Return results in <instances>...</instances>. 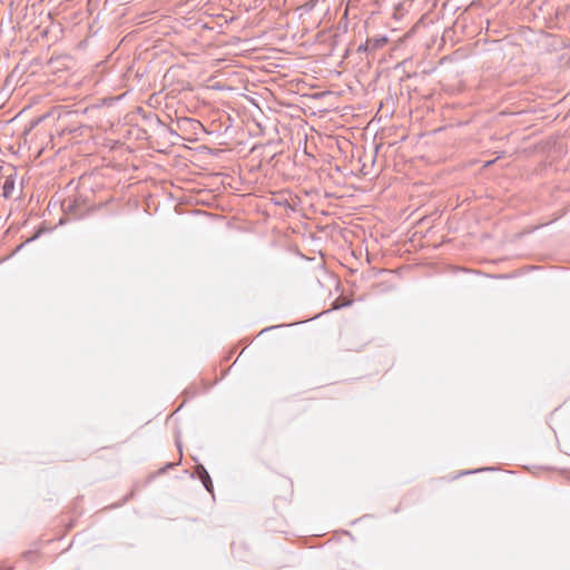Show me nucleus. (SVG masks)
Returning <instances> with one entry per match:
<instances>
[{"instance_id":"nucleus-1","label":"nucleus","mask_w":570,"mask_h":570,"mask_svg":"<svg viewBox=\"0 0 570 570\" xmlns=\"http://www.w3.org/2000/svg\"><path fill=\"white\" fill-rule=\"evenodd\" d=\"M198 474H199V478L202 479V482H203L204 487H205L208 491H210L212 481H210V476H209V474L207 473V471H206L203 466H200V468L198 469Z\"/></svg>"},{"instance_id":"nucleus-2","label":"nucleus","mask_w":570,"mask_h":570,"mask_svg":"<svg viewBox=\"0 0 570 570\" xmlns=\"http://www.w3.org/2000/svg\"><path fill=\"white\" fill-rule=\"evenodd\" d=\"M4 190H10V187H7V183L3 185Z\"/></svg>"},{"instance_id":"nucleus-3","label":"nucleus","mask_w":570,"mask_h":570,"mask_svg":"<svg viewBox=\"0 0 570 570\" xmlns=\"http://www.w3.org/2000/svg\"><path fill=\"white\" fill-rule=\"evenodd\" d=\"M4 190H10V187H7V183L3 185Z\"/></svg>"}]
</instances>
